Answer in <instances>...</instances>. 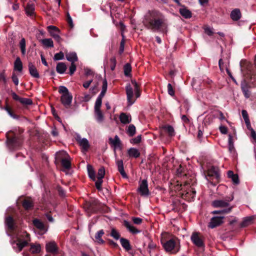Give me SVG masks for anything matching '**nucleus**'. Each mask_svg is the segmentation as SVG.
Here are the masks:
<instances>
[{
	"mask_svg": "<svg viewBox=\"0 0 256 256\" xmlns=\"http://www.w3.org/2000/svg\"><path fill=\"white\" fill-rule=\"evenodd\" d=\"M122 40L120 42V53L123 52L124 50V36L122 33Z\"/></svg>",
	"mask_w": 256,
	"mask_h": 256,
	"instance_id": "nucleus-53",
	"label": "nucleus"
},
{
	"mask_svg": "<svg viewBox=\"0 0 256 256\" xmlns=\"http://www.w3.org/2000/svg\"><path fill=\"white\" fill-rule=\"evenodd\" d=\"M231 18L234 21H238L241 18V12L239 9L236 8L232 10L230 14Z\"/></svg>",
	"mask_w": 256,
	"mask_h": 256,
	"instance_id": "nucleus-21",
	"label": "nucleus"
},
{
	"mask_svg": "<svg viewBox=\"0 0 256 256\" xmlns=\"http://www.w3.org/2000/svg\"><path fill=\"white\" fill-rule=\"evenodd\" d=\"M141 136L140 135H138V136L134 138L132 140H131V142L134 144H138L139 143L140 140H141Z\"/></svg>",
	"mask_w": 256,
	"mask_h": 256,
	"instance_id": "nucleus-54",
	"label": "nucleus"
},
{
	"mask_svg": "<svg viewBox=\"0 0 256 256\" xmlns=\"http://www.w3.org/2000/svg\"><path fill=\"white\" fill-rule=\"evenodd\" d=\"M168 92L171 96H174V91L173 90L172 84L170 83L168 84Z\"/></svg>",
	"mask_w": 256,
	"mask_h": 256,
	"instance_id": "nucleus-51",
	"label": "nucleus"
},
{
	"mask_svg": "<svg viewBox=\"0 0 256 256\" xmlns=\"http://www.w3.org/2000/svg\"><path fill=\"white\" fill-rule=\"evenodd\" d=\"M22 206L26 210H28L32 206V202L30 200H24L22 203Z\"/></svg>",
	"mask_w": 256,
	"mask_h": 256,
	"instance_id": "nucleus-45",
	"label": "nucleus"
},
{
	"mask_svg": "<svg viewBox=\"0 0 256 256\" xmlns=\"http://www.w3.org/2000/svg\"><path fill=\"white\" fill-rule=\"evenodd\" d=\"M107 88H108L107 80H106V78H104L103 80V82H102V90L106 92V90H107Z\"/></svg>",
	"mask_w": 256,
	"mask_h": 256,
	"instance_id": "nucleus-57",
	"label": "nucleus"
},
{
	"mask_svg": "<svg viewBox=\"0 0 256 256\" xmlns=\"http://www.w3.org/2000/svg\"><path fill=\"white\" fill-rule=\"evenodd\" d=\"M132 220L135 224H140L142 222V219L140 218H134Z\"/></svg>",
	"mask_w": 256,
	"mask_h": 256,
	"instance_id": "nucleus-59",
	"label": "nucleus"
},
{
	"mask_svg": "<svg viewBox=\"0 0 256 256\" xmlns=\"http://www.w3.org/2000/svg\"><path fill=\"white\" fill-rule=\"evenodd\" d=\"M66 69V66L64 62H60L57 64L56 70L60 74H64Z\"/></svg>",
	"mask_w": 256,
	"mask_h": 256,
	"instance_id": "nucleus-28",
	"label": "nucleus"
},
{
	"mask_svg": "<svg viewBox=\"0 0 256 256\" xmlns=\"http://www.w3.org/2000/svg\"><path fill=\"white\" fill-rule=\"evenodd\" d=\"M87 169L89 177L94 181L96 180V177L95 172L92 167L90 165L87 166Z\"/></svg>",
	"mask_w": 256,
	"mask_h": 256,
	"instance_id": "nucleus-35",
	"label": "nucleus"
},
{
	"mask_svg": "<svg viewBox=\"0 0 256 256\" xmlns=\"http://www.w3.org/2000/svg\"><path fill=\"white\" fill-rule=\"evenodd\" d=\"M110 236L116 240H118L120 237V235L118 232L116 231L114 228L112 229Z\"/></svg>",
	"mask_w": 256,
	"mask_h": 256,
	"instance_id": "nucleus-47",
	"label": "nucleus"
},
{
	"mask_svg": "<svg viewBox=\"0 0 256 256\" xmlns=\"http://www.w3.org/2000/svg\"><path fill=\"white\" fill-rule=\"evenodd\" d=\"M228 176L230 178L234 184H238L239 183V180L238 176L234 174L233 172L230 170L228 172Z\"/></svg>",
	"mask_w": 256,
	"mask_h": 256,
	"instance_id": "nucleus-32",
	"label": "nucleus"
},
{
	"mask_svg": "<svg viewBox=\"0 0 256 256\" xmlns=\"http://www.w3.org/2000/svg\"><path fill=\"white\" fill-rule=\"evenodd\" d=\"M64 58V54L62 52L56 53L54 54V60H62Z\"/></svg>",
	"mask_w": 256,
	"mask_h": 256,
	"instance_id": "nucleus-49",
	"label": "nucleus"
},
{
	"mask_svg": "<svg viewBox=\"0 0 256 256\" xmlns=\"http://www.w3.org/2000/svg\"><path fill=\"white\" fill-rule=\"evenodd\" d=\"M40 250L41 248L40 244H32L30 245V252L32 254H38L40 252Z\"/></svg>",
	"mask_w": 256,
	"mask_h": 256,
	"instance_id": "nucleus-31",
	"label": "nucleus"
},
{
	"mask_svg": "<svg viewBox=\"0 0 256 256\" xmlns=\"http://www.w3.org/2000/svg\"><path fill=\"white\" fill-rule=\"evenodd\" d=\"M120 242L122 246L127 251L130 250L131 249V246L130 244L129 241L124 238H121L120 239Z\"/></svg>",
	"mask_w": 256,
	"mask_h": 256,
	"instance_id": "nucleus-33",
	"label": "nucleus"
},
{
	"mask_svg": "<svg viewBox=\"0 0 256 256\" xmlns=\"http://www.w3.org/2000/svg\"><path fill=\"white\" fill-rule=\"evenodd\" d=\"M102 180L98 179V180L96 182L95 184L96 188L98 190H101V186L102 183Z\"/></svg>",
	"mask_w": 256,
	"mask_h": 256,
	"instance_id": "nucleus-56",
	"label": "nucleus"
},
{
	"mask_svg": "<svg viewBox=\"0 0 256 256\" xmlns=\"http://www.w3.org/2000/svg\"><path fill=\"white\" fill-rule=\"evenodd\" d=\"M132 85L133 88L130 84L127 85L126 86L127 100L128 105L130 106H132L134 102V100H132L134 91V92L136 98H138L140 96V94L138 90V86L136 81L132 80Z\"/></svg>",
	"mask_w": 256,
	"mask_h": 256,
	"instance_id": "nucleus-3",
	"label": "nucleus"
},
{
	"mask_svg": "<svg viewBox=\"0 0 256 256\" xmlns=\"http://www.w3.org/2000/svg\"><path fill=\"white\" fill-rule=\"evenodd\" d=\"M224 216H214L211 218L208 226L212 228H216L223 222Z\"/></svg>",
	"mask_w": 256,
	"mask_h": 256,
	"instance_id": "nucleus-10",
	"label": "nucleus"
},
{
	"mask_svg": "<svg viewBox=\"0 0 256 256\" xmlns=\"http://www.w3.org/2000/svg\"><path fill=\"white\" fill-rule=\"evenodd\" d=\"M28 69L30 73L32 76L35 78H38L40 77L38 72L32 62H30L28 64Z\"/></svg>",
	"mask_w": 256,
	"mask_h": 256,
	"instance_id": "nucleus-23",
	"label": "nucleus"
},
{
	"mask_svg": "<svg viewBox=\"0 0 256 256\" xmlns=\"http://www.w3.org/2000/svg\"><path fill=\"white\" fill-rule=\"evenodd\" d=\"M191 240L192 242L198 247L202 248L204 246V243L202 240L198 236V234L196 232L192 233L191 236Z\"/></svg>",
	"mask_w": 256,
	"mask_h": 256,
	"instance_id": "nucleus-12",
	"label": "nucleus"
},
{
	"mask_svg": "<svg viewBox=\"0 0 256 256\" xmlns=\"http://www.w3.org/2000/svg\"><path fill=\"white\" fill-rule=\"evenodd\" d=\"M232 208V207H229L228 208H224V209L222 210H214V211L212 212V213L213 214H228L231 212Z\"/></svg>",
	"mask_w": 256,
	"mask_h": 256,
	"instance_id": "nucleus-40",
	"label": "nucleus"
},
{
	"mask_svg": "<svg viewBox=\"0 0 256 256\" xmlns=\"http://www.w3.org/2000/svg\"><path fill=\"white\" fill-rule=\"evenodd\" d=\"M116 164L118 167V172H120L122 177L126 178V174L124 170L123 161L122 160H118L116 161Z\"/></svg>",
	"mask_w": 256,
	"mask_h": 256,
	"instance_id": "nucleus-20",
	"label": "nucleus"
},
{
	"mask_svg": "<svg viewBox=\"0 0 256 256\" xmlns=\"http://www.w3.org/2000/svg\"><path fill=\"white\" fill-rule=\"evenodd\" d=\"M128 134L130 136H133L136 133V127L134 124H130L127 130Z\"/></svg>",
	"mask_w": 256,
	"mask_h": 256,
	"instance_id": "nucleus-41",
	"label": "nucleus"
},
{
	"mask_svg": "<svg viewBox=\"0 0 256 256\" xmlns=\"http://www.w3.org/2000/svg\"><path fill=\"white\" fill-rule=\"evenodd\" d=\"M180 13L185 18H189L192 17V12L185 7L180 9Z\"/></svg>",
	"mask_w": 256,
	"mask_h": 256,
	"instance_id": "nucleus-26",
	"label": "nucleus"
},
{
	"mask_svg": "<svg viewBox=\"0 0 256 256\" xmlns=\"http://www.w3.org/2000/svg\"><path fill=\"white\" fill-rule=\"evenodd\" d=\"M105 174V170L104 167L100 168L98 172L97 178L98 179L102 180Z\"/></svg>",
	"mask_w": 256,
	"mask_h": 256,
	"instance_id": "nucleus-43",
	"label": "nucleus"
},
{
	"mask_svg": "<svg viewBox=\"0 0 256 256\" xmlns=\"http://www.w3.org/2000/svg\"><path fill=\"white\" fill-rule=\"evenodd\" d=\"M20 102L24 105H30L32 104V100L28 98H21Z\"/></svg>",
	"mask_w": 256,
	"mask_h": 256,
	"instance_id": "nucleus-46",
	"label": "nucleus"
},
{
	"mask_svg": "<svg viewBox=\"0 0 256 256\" xmlns=\"http://www.w3.org/2000/svg\"><path fill=\"white\" fill-rule=\"evenodd\" d=\"M109 140L110 144L114 146V150L121 147V142L118 136L116 135L114 138H110Z\"/></svg>",
	"mask_w": 256,
	"mask_h": 256,
	"instance_id": "nucleus-18",
	"label": "nucleus"
},
{
	"mask_svg": "<svg viewBox=\"0 0 256 256\" xmlns=\"http://www.w3.org/2000/svg\"><path fill=\"white\" fill-rule=\"evenodd\" d=\"M72 100V96L70 93L62 94L60 100L62 104L66 108H68L71 104Z\"/></svg>",
	"mask_w": 256,
	"mask_h": 256,
	"instance_id": "nucleus-9",
	"label": "nucleus"
},
{
	"mask_svg": "<svg viewBox=\"0 0 256 256\" xmlns=\"http://www.w3.org/2000/svg\"><path fill=\"white\" fill-rule=\"evenodd\" d=\"M62 164L63 167L66 169H69L70 168V160L67 158H64L62 160Z\"/></svg>",
	"mask_w": 256,
	"mask_h": 256,
	"instance_id": "nucleus-42",
	"label": "nucleus"
},
{
	"mask_svg": "<svg viewBox=\"0 0 256 256\" xmlns=\"http://www.w3.org/2000/svg\"><path fill=\"white\" fill-rule=\"evenodd\" d=\"M106 92L102 90L101 91L100 94L98 95L96 100L95 105L102 106V99L104 96Z\"/></svg>",
	"mask_w": 256,
	"mask_h": 256,
	"instance_id": "nucleus-39",
	"label": "nucleus"
},
{
	"mask_svg": "<svg viewBox=\"0 0 256 256\" xmlns=\"http://www.w3.org/2000/svg\"><path fill=\"white\" fill-rule=\"evenodd\" d=\"M4 109L6 111V112L10 117L14 119L18 118V116L16 114H14L8 108L6 107L4 108Z\"/></svg>",
	"mask_w": 256,
	"mask_h": 256,
	"instance_id": "nucleus-52",
	"label": "nucleus"
},
{
	"mask_svg": "<svg viewBox=\"0 0 256 256\" xmlns=\"http://www.w3.org/2000/svg\"><path fill=\"white\" fill-rule=\"evenodd\" d=\"M128 153L130 157L137 158L140 156L138 150L134 148H131L128 150Z\"/></svg>",
	"mask_w": 256,
	"mask_h": 256,
	"instance_id": "nucleus-27",
	"label": "nucleus"
},
{
	"mask_svg": "<svg viewBox=\"0 0 256 256\" xmlns=\"http://www.w3.org/2000/svg\"><path fill=\"white\" fill-rule=\"evenodd\" d=\"M138 191L142 196H147L150 194V191L148 188V184L146 180H143L140 183Z\"/></svg>",
	"mask_w": 256,
	"mask_h": 256,
	"instance_id": "nucleus-8",
	"label": "nucleus"
},
{
	"mask_svg": "<svg viewBox=\"0 0 256 256\" xmlns=\"http://www.w3.org/2000/svg\"><path fill=\"white\" fill-rule=\"evenodd\" d=\"M162 244L163 248L166 252H177V240L176 238H170L166 240H162Z\"/></svg>",
	"mask_w": 256,
	"mask_h": 256,
	"instance_id": "nucleus-4",
	"label": "nucleus"
},
{
	"mask_svg": "<svg viewBox=\"0 0 256 256\" xmlns=\"http://www.w3.org/2000/svg\"><path fill=\"white\" fill-rule=\"evenodd\" d=\"M163 128L168 134L170 136H172L175 135L174 130L172 126H165L163 127Z\"/></svg>",
	"mask_w": 256,
	"mask_h": 256,
	"instance_id": "nucleus-37",
	"label": "nucleus"
},
{
	"mask_svg": "<svg viewBox=\"0 0 256 256\" xmlns=\"http://www.w3.org/2000/svg\"><path fill=\"white\" fill-rule=\"evenodd\" d=\"M5 223L10 230H13L12 234H8V236L12 237L11 244L13 248L16 252H20L30 241V235L26 231H21L20 232L14 231V221L10 216L6 218Z\"/></svg>",
	"mask_w": 256,
	"mask_h": 256,
	"instance_id": "nucleus-1",
	"label": "nucleus"
},
{
	"mask_svg": "<svg viewBox=\"0 0 256 256\" xmlns=\"http://www.w3.org/2000/svg\"><path fill=\"white\" fill-rule=\"evenodd\" d=\"M76 70V66L74 63H71V65L70 67V74L72 75L74 74Z\"/></svg>",
	"mask_w": 256,
	"mask_h": 256,
	"instance_id": "nucleus-55",
	"label": "nucleus"
},
{
	"mask_svg": "<svg viewBox=\"0 0 256 256\" xmlns=\"http://www.w3.org/2000/svg\"><path fill=\"white\" fill-rule=\"evenodd\" d=\"M40 42L46 48L54 47V42L52 38H44L40 40Z\"/></svg>",
	"mask_w": 256,
	"mask_h": 256,
	"instance_id": "nucleus-29",
	"label": "nucleus"
},
{
	"mask_svg": "<svg viewBox=\"0 0 256 256\" xmlns=\"http://www.w3.org/2000/svg\"><path fill=\"white\" fill-rule=\"evenodd\" d=\"M6 144L8 148L12 150H14L19 147L22 142V140L20 137L14 136L12 138H10L8 134H6Z\"/></svg>",
	"mask_w": 256,
	"mask_h": 256,
	"instance_id": "nucleus-5",
	"label": "nucleus"
},
{
	"mask_svg": "<svg viewBox=\"0 0 256 256\" xmlns=\"http://www.w3.org/2000/svg\"><path fill=\"white\" fill-rule=\"evenodd\" d=\"M104 230H101L98 231L95 235V238L99 244H103L104 242V240L102 238V236L104 235Z\"/></svg>",
	"mask_w": 256,
	"mask_h": 256,
	"instance_id": "nucleus-34",
	"label": "nucleus"
},
{
	"mask_svg": "<svg viewBox=\"0 0 256 256\" xmlns=\"http://www.w3.org/2000/svg\"><path fill=\"white\" fill-rule=\"evenodd\" d=\"M77 140L82 149L84 151H87L90 147V144L88 140L86 138H81L78 136L77 138Z\"/></svg>",
	"mask_w": 256,
	"mask_h": 256,
	"instance_id": "nucleus-13",
	"label": "nucleus"
},
{
	"mask_svg": "<svg viewBox=\"0 0 256 256\" xmlns=\"http://www.w3.org/2000/svg\"><path fill=\"white\" fill-rule=\"evenodd\" d=\"M14 70L21 72L22 70V64L20 58H17L14 63Z\"/></svg>",
	"mask_w": 256,
	"mask_h": 256,
	"instance_id": "nucleus-30",
	"label": "nucleus"
},
{
	"mask_svg": "<svg viewBox=\"0 0 256 256\" xmlns=\"http://www.w3.org/2000/svg\"><path fill=\"white\" fill-rule=\"evenodd\" d=\"M220 130L222 134H226L228 132V128L226 126H220Z\"/></svg>",
	"mask_w": 256,
	"mask_h": 256,
	"instance_id": "nucleus-60",
	"label": "nucleus"
},
{
	"mask_svg": "<svg viewBox=\"0 0 256 256\" xmlns=\"http://www.w3.org/2000/svg\"><path fill=\"white\" fill-rule=\"evenodd\" d=\"M47 30L51 36L58 43H60L62 39L60 36V30L56 26L50 25L47 26Z\"/></svg>",
	"mask_w": 256,
	"mask_h": 256,
	"instance_id": "nucleus-6",
	"label": "nucleus"
},
{
	"mask_svg": "<svg viewBox=\"0 0 256 256\" xmlns=\"http://www.w3.org/2000/svg\"><path fill=\"white\" fill-rule=\"evenodd\" d=\"M204 32L208 36L212 35V34L213 33L212 30L210 28H208V27L204 28Z\"/></svg>",
	"mask_w": 256,
	"mask_h": 256,
	"instance_id": "nucleus-62",
	"label": "nucleus"
},
{
	"mask_svg": "<svg viewBox=\"0 0 256 256\" xmlns=\"http://www.w3.org/2000/svg\"><path fill=\"white\" fill-rule=\"evenodd\" d=\"M181 119L182 122L184 123H188L189 122V119L186 115H182L181 116Z\"/></svg>",
	"mask_w": 256,
	"mask_h": 256,
	"instance_id": "nucleus-63",
	"label": "nucleus"
},
{
	"mask_svg": "<svg viewBox=\"0 0 256 256\" xmlns=\"http://www.w3.org/2000/svg\"><path fill=\"white\" fill-rule=\"evenodd\" d=\"M33 224L34 226L38 228L41 234H42L46 232V229L45 228L44 224L38 219H35L33 220Z\"/></svg>",
	"mask_w": 256,
	"mask_h": 256,
	"instance_id": "nucleus-15",
	"label": "nucleus"
},
{
	"mask_svg": "<svg viewBox=\"0 0 256 256\" xmlns=\"http://www.w3.org/2000/svg\"><path fill=\"white\" fill-rule=\"evenodd\" d=\"M20 47L22 55H25L26 52V40L22 38L20 42Z\"/></svg>",
	"mask_w": 256,
	"mask_h": 256,
	"instance_id": "nucleus-38",
	"label": "nucleus"
},
{
	"mask_svg": "<svg viewBox=\"0 0 256 256\" xmlns=\"http://www.w3.org/2000/svg\"><path fill=\"white\" fill-rule=\"evenodd\" d=\"M58 92L62 94H66L67 93H70L68 92V89L64 86H60Z\"/></svg>",
	"mask_w": 256,
	"mask_h": 256,
	"instance_id": "nucleus-50",
	"label": "nucleus"
},
{
	"mask_svg": "<svg viewBox=\"0 0 256 256\" xmlns=\"http://www.w3.org/2000/svg\"><path fill=\"white\" fill-rule=\"evenodd\" d=\"M124 225L126 228L132 234H136L140 232V230H137L136 228L128 222L125 220Z\"/></svg>",
	"mask_w": 256,
	"mask_h": 256,
	"instance_id": "nucleus-24",
	"label": "nucleus"
},
{
	"mask_svg": "<svg viewBox=\"0 0 256 256\" xmlns=\"http://www.w3.org/2000/svg\"><path fill=\"white\" fill-rule=\"evenodd\" d=\"M165 21L164 16L158 12L152 11L146 18L144 24L153 30H158Z\"/></svg>",
	"mask_w": 256,
	"mask_h": 256,
	"instance_id": "nucleus-2",
	"label": "nucleus"
},
{
	"mask_svg": "<svg viewBox=\"0 0 256 256\" xmlns=\"http://www.w3.org/2000/svg\"><path fill=\"white\" fill-rule=\"evenodd\" d=\"M92 82V80L86 81V82H84L82 86L84 88H88L90 86L91 84V83Z\"/></svg>",
	"mask_w": 256,
	"mask_h": 256,
	"instance_id": "nucleus-61",
	"label": "nucleus"
},
{
	"mask_svg": "<svg viewBox=\"0 0 256 256\" xmlns=\"http://www.w3.org/2000/svg\"><path fill=\"white\" fill-rule=\"evenodd\" d=\"M100 107L101 106L94 104L95 118L98 123H102L104 120V115L100 110Z\"/></svg>",
	"mask_w": 256,
	"mask_h": 256,
	"instance_id": "nucleus-11",
	"label": "nucleus"
},
{
	"mask_svg": "<svg viewBox=\"0 0 256 256\" xmlns=\"http://www.w3.org/2000/svg\"><path fill=\"white\" fill-rule=\"evenodd\" d=\"M250 130H251V136L252 138L254 140L255 142H256V132L252 128H251Z\"/></svg>",
	"mask_w": 256,
	"mask_h": 256,
	"instance_id": "nucleus-64",
	"label": "nucleus"
},
{
	"mask_svg": "<svg viewBox=\"0 0 256 256\" xmlns=\"http://www.w3.org/2000/svg\"><path fill=\"white\" fill-rule=\"evenodd\" d=\"M131 66L130 64H126L124 66V72L126 76H128L130 74L131 72Z\"/></svg>",
	"mask_w": 256,
	"mask_h": 256,
	"instance_id": "nucleus-48",
	"label": "nucleus"
},
{
	"mask_svg": "<svg viewBox=\"0 0 256 256\" xmlns=\"http://www.w3.org/2000/svg\"><path fill=\"white\" fill-rule=\"evenodd\" d=\"M120 120L122 123L126 124L130 123L131 120V116L125 113H122L120 116Z\"/></svg>",
	"mask_w": 256,
	"mask_h": 256,
	"instance_id": "nucleus-22",
	"label": "nucleus"
},
{
	"mask_svg": "<svg viewBox=\"0 0 256 256\" xmlns=\"http://www.w3.org/2000/svg\"><path fill=\"white\" fill-rule=\"evenodd\" d=\"M66 60L71 62V63H74L78 60L76 54L75 52H72L67 53L66 54Z\"/></svg>",
	"mask_w": 256,
	"mask_h": 256,
	"instance_id": "nucleus-25",
	"label": "nucleus"
},
{
	"mask_svg": "<svg viewBox=\"0 0 256 256\" xmlns=\"http://www.w3.org/2000/svg\"><path fill=\"white\" fill-rule=\"evenodd\" d=\"M34 5L32 4H28L25 8L26 14L28 16H32L34 12Z\"/></svg>",
	"mask_w": 256,
	"mask_h": 256,
	"instance_id": "nucleus-36",
	"label": "nucleus"
},
{
	"mask_svg": "<svg viewBox=\"0 0 256 256\" xmlns=\"http://www.w3.org/2000/svg\"><path fill=\"white\" fill-rule=\"evenodd\" d=\"M46 250L48 252H50V253L56 252L58 250L56 243L53 241L46 243Z\"/></svg>",
	"mask_w": 256,
	"mask_h": 256,
	"instance_id": "nucleus-16",
	"label": "nucleus"
},
{
	"mask_svg": "<svg viewBox=\"0 0 256 256\" xmlns=\"http://www.w3.org/2000/svg\"><path fill=\"white\" fill-rule=\"evenodd\" d=\"M242 113L243 118L247 125L248 128V126H250V123L249 122L248 113L246 110H242Z\"/></svg>",
	"mask_w": 256,
	"mask_h": 256,
	"instance_id": "nucleus-44",
	"label": "nucleus"
},
{
	"mask_svg": "<svg viewBox=\"0 0 256 256\" xmlns=\"http://www.w3.org/2000/svg\"><path fill=\"white\" fill-rule=\"evenodd\" d=\"M255 216H252L245 217L243 218L240 226L242 228L248 226L252 223L254 220L255 218Z\"/></svg>",
	"mask_w": 256,
	"mask_h": 256,
	"instance_id": "nucleus-14",
	"label": "nucleus"
},
{
	"mask_svg": "<svg viewBox=\"0 0 256 256\" xmlns=\"http://www.w3.org/2000/svg\"><path fill=\"white\" fill-rule=\"evenodd\" d=\"M234 198H226L225 200H216L212 202V206L216 208H228L230 206V202L233 200Z\"/></svg>",
	"mask_w": 256,
	"mask_h": 256,
	"instance_id": "nucleus-7",
	"label": "nucleus"
},
{
	"mask_svg": "<svg viewBox=\"0 0 256 256\" xmlns=\"http://www.w3.org/2000/svg\"><path fill=\"white\" fill-rule=\"evenodd\" d=\"M12 81L14 82V84L16 86H18V82H19L18 78L17 77V76L15 74H12Z\"/></svg>",
	"mask_w": 256,
	"mask_h": 256,
	"instance_id": "nucleus-58",
	"label": "nucleus"
},
{
	"mask_svg": "<svg viewBox=\"0 0 256 256\" xmlns=\"http://www.w3.org/2000/svg\"><path fill=\"white\" fill-rule=\"evenodd\" d=\"M208 176L214 177L216 180H218L220 177V174L218 168L216 167L212 166L208 171Z\"/></svg>",
	"mask_w": 256,
	"mask_h": 256,
	"instance_id": "nucleus-17",
	"label": "nucleus"
},
{
	"mask_svg": "<svg viewBox=\"0 0 256 256\" xmlns=\"http://www.w3.org/2000/svg\"><path fill=\"white\" fill-rule=\"evenodd\" d=\"M241 88L246 98H248L250 96V92L249 91V86L247 82L244 80L241 83Z\"/></svg>",
	"mask_w": 256,
	"mask_h": 256,
	"instance_id": "nucleus-19",
	"label": "nucleus"
}]
</instances>
